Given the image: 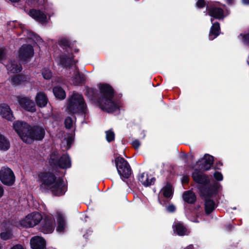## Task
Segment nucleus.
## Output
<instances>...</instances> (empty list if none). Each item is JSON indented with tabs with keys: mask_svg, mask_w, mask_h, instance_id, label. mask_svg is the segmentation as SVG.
Returning <instances> with one entry per match:
<instances>
[{
	"mask_svg": "<svg viewBox=\"0 0 249 249\" xmlns=\"http://www.w3.org/2000/svg\"><path fill=\"white\" fill-rule=\"evenodd\" d=\"M87 91L88 92H93V89H87Z\"/></svg>",
	"mask_w": 249,
	"mask_h": 249,
	"instance_id": "3c124183",
	"label": "nucleus"
},
{
	"mask_svg": "<svg viewBox=\"0 0 249 249\" xmlns=\"http://www.w3.org/2000/svg\"><path fill=\"white\" fill-rule=\"evenodd\" d=\"M53 92L55 96L58 99H63L66 97L65 91L60 87H55L53 89Z\"/></svg>",
	"mask_w": 249,
	"mask_h": 249,
	"instance_id": "c756f323",
	"label": "nucleus"
},
{
	"mask_svg": "<svg viewBox=\"0 0 249 249\" xmlns=\"http://www.w3.org/2000/svg\"><path fill=\"white\" fill-rule=\"evenodd\" d=\"M38 176L41 182V189L49 190L54 195L58 196L63 195L66 192V187L64 181L60 178H57L53 173L41 172Z\"/></svg>",
	"mask_w": 249,
	"mask_h": 249,
	"instance_id": "f257e3e1",
	"label": "nucleus"
},
{
	"mask_svg": "<svg viewBox=\"0 0 249 249\" xmlns=\"http://www.w3.org/2000/svg\"><path fill=\"white\" fill-rule=\"evenodd\" d=\"M49 163L51 165L61 168H67L71 166V161L69 156L63 154L60 157L58 152L56 150L51 153Z\"/></svg>",
	"mask_w": 249,
	"mask_h": 249,
	"instance_id": "39448f33",
	"label": "nucleus"
},
{
	"mask_svg": "<svg viewBox=\"0 0 249 249\" xmlns=\"http://www.w3.org/2000/svg\"><path fill=\"white\" fill-rule=\"evenodd\" d=\"M2 249V246L1 244H0V249Z\"/></svg>",
	"mask_w": 249,
	"mask_h": 249,
	"instance_id": "603ef678",
	"label": "nucleus"
},
{
	"mask_svg": "<svg viewBox=\"0 0 249 249\" xmlns=\"http://www.w3.org/2000/svg\"><path fill=\"white\" fill-rule=\"evenodd\" d=\"M5 53L4 49L0 48V60L3 59L5 57Z\"/></svg>",
	"mask_w": 249,
	"mask_h": 249,
	"instance_id": "79ce46f5",
	"label": "nucleus"
},
{
	"mask_svg": "<svg viewBox=\"0 0 249 249\" xmlns=\"http://www.w3.org/2000/svg\"><path fill=\"white\" fill-rule=\"evenodd\" d=\"M42 75L46 79H49L52 77V72L49 70L45 69L42 71Z\"/></svg>",
	"mask_w": 249,
	"mask_h": 249,
	"instance_id": "e433bc0d",
	"label": "nucleus"
},
{
	"mask_svg": "<svg viewBox=\"0 0 249 249\" xmlns=\"http://www.w3.org/2000/svg\"><path fill=\"white\" fill-rule=\"evenodd\" d=\"M10 144L9 140L0 133V150L7 151L10 148Z\"/></svg>",
	"mask_w": 249,
	"mask_h": 249,
	"instance_id": "cd10ccee",
	"label": "nucleus"
},
{
	"mask_svg": "<svg viewBox=\"0 0 249 249\" xmlns=\"http://www.w3.org/2000/svg\"><path fill=\"white\" fill-rule=\"evenodd\" d=\"M45 130L44 128L36 126L31 128L28 138H31V143L34 140H41L45 136Z\"/></svg>",
	"mask_w": 249,
	"mask_h": 249,
	"instance_id": "f8f14e48",
	"label": "nucleus"
},
{
	"mask_svg": "<svg viewBox=\"0 0 249 249\" xmlns=\"http://www.w3.org/2000/svg\"><path fill=\"white\" fill-rule=\"evenodd\" d=\"M0 115L8 121H12L14 119L13 112L10 107L7 104L0 105Z\"/></svg>",
	"mask_w": 249,
	"mask_h": 249,
	"instance_id": "f3484780",
	"label": "nucleus"
},
{
	"mask_svg": "<svg viewBox=\"0 0 249 249\" xmlns=\"http://www.w3.org/2000/svg\"><path fill=\"white\" fill-rule=\"evenodd\" d=\"M197 6L199 8H202L205 6L204 0H198L196 3Z\"/></svg>",
	"mask_w": 249,
	"mask_h": 249,
	"instance_id": "ea45409f",
	"label": "nucleus"
},
{
	"mask_svg": "<svg viewBox=\"0 0 249 249\" xmlns=\"http://www.w3.org/2000/svg\"><path fill=\"white\" fill-rule=\"evenodd\" d=\"M176 208L173 205H170L167 208V210L168 212L170 213H173L175 211Z\"/></svg>",
	"mask_w": 249,
	"mask_h": 249,
	"instance_id": "a19ab883",
	"label": "nucleus"
},
{
	"mask_svg": "<svg viewBox=\"0 0 249 249\" xmlns=\"http://www.w3.org/2000/svg\"><path fill=\"white\" fill-rule=\"evenodd\" d=\"M213 162V157L208 154H205L202 159L197 161V163L202 169L208 170L211 168Z\"/></svg>",
	"mask_w": 249,
	"mask_h": 249,
	"instance_id": "4468645a",
	"label": "nucleus"
},
{
	"mask_svg": "<svg viewBox=\"0 0 249 249\" xmlns=\"http://www.w3.org/2000/svg\"><path fill=\"white\" fill-rule=\"evenodd\" d=\"M100 97L98 102L100 108L107 112H113L119 109L117 103L113 100L114 96L112 88L107 84L99 85Z\"/></svg>",
	"mask_w": 249,
	"mask_h": 249,
	"instance_id": "f03ea898",
	"label": "nucleus"
},
{
	"mask_svg": "<svg viewBox=\"0 0 249 249\" xmlns=\"http://www.w3.org/2000/svg\"><path fill=\"white\" fill-rule=\"evenodd\" d=\"M73 141V137L69 136L62 142L61 146H65V144H66L67 146L66 147V149H68L71 147V145L72 144Z\"/></svg>",
	"mask_w": 249,
	"mask_h": 249,
	"instance_id": "72a5a7b5",
	"label": "nucleus"
},
{
	"mask_svg": "<svg viewBox=\"0 0 249 249\" xmlns=\"http://www.w3.org/2000/svg\"><path fill=\"white\" fill-rule=\"evenodd\" d=\"M173 228L174 232L178 235L182 236L188 233L186 228L180 222H175L173 225Z\"/></svg>",
	"mask_w": 249,
	"mask_h": 249,
	"instance_id": "4be33fe9",
	"label": "nucleus"
},
{
	"mask_svg": "<svg viewBox=\"0 0 249 249\" xmlns=\"http://www.w3.org/2000/svg\"><path fill=\"white\" fill-rule=\"evenodd\" d=\"M86 107L83 96L77 93H73L68 99L67 109L70 113L84 112Z\"/></svg>",
	"mask_w": 249,
	"mask_h": 249,
	"instance_id": "20e7f679",
	"label": "nucleus"
},
{
	"mask_svg": "<svg viewBox=\"0 0 249 249\" xmlns=\"http://www.w3.org/2000/svg\"><path fill=\"white\" fill-rule=\"evenodd\" d=\"M182 181L183 183H187L188 181V178L187 176H184L182 179Z\"/></svg>",
	"mask_w": 249,
	"mask_h": 249,
	"instance_id": "de8ad7c7",
	"label": "nucleus"
},
{
	"mask_svg": "<svg viewBox=\"0 0 249 249\" xmlns=\"http://www.w3.org/2000/svg\"><path fill=\"white\" fill-rule=\"evenodd\" d=\"M1 228L3 231L0 234V237L3 240H7L13 237L12 233V228L9 223H3L1 225Z\"/></svg>",
	"mask_w": 249,
	"mask_h": 249,
	"instance_id": "dca6fc26",
	"label": "nucleus"
},
{
	"mask_svg": "<svg viewBox=\"0 0 249 249\" xmlns=\"http://www.w3.org/2000/svg\"><path fill=\"white\" fill-rule=\"evenodd\" d=\"M21 81V76L19 75L14 76L11 79V82L12 85L15 86L20 83Z\"/></svg>",
	"mask_w": 249,
	"mask_h": 249,
	"instance_id": "c9c22d12",
	"label": "nucleus"
},
{
	"mask_svg": "<svg viewBox=\"0 0 249 249\" xmlns=\"http://www.w3.org/2000/svg\"><path fill=\"white\" fill-rule=\"evenodd\" d=\"M211 22H213V18H211Z\"/></svg>",
	"mask_w": 249,
	"mask_h": 249,
	"instance_id": "864d4df0",
	"label": "nucleus"
},
{
	"mask_svg": "<svg viewBox=\"0 0 249 249\" xmlns=\"http://www.w3.org/2000/svg\"><path fill=\"white\" fill-rule=\"evenodd\" d=\"M4 194V190L3 187L0 185V198H1Z\"/></svg>",
	"mask_w": 249,
	"mask_h": 249,
	"instance_id": "49530a36",
	"label": "nucleus"
},
{
	"mask_svg": "<svg viewBox=\"0 0 249 249\" xmlns=\"http://www.w3.org/2000/svg\"><path fill=\"white\" fill-rule=\"evenodd\" d=\"M30 244L33 249H44L46 243L43 238L36 236L31 239Z\"/></svg>",
	"mask_w": 249,
	"mask_h": 249,
	"instance_id": "a211bd4d",
	"label": "nucleus"
},
{
	"mask_svg": "<svg viewBox=\"0 0 249 249\" xmlns=\"http://www.w3.org/2000/svg\"><path fill=\"white\" fill-rule=\"evenodd\" d=\"M193 246L192 245H190L187 246L185 249H193Z\"/></svg>",
	"mask_w": 249,
	"mask_h": 249,
	"instance_id": "8fccbe9b",
	"label": "nucleus"
},
{
	"mask_svg": "<svg viewBox=\"0 0 249 249\" xmlns=\"http://www.w3.org/2000/svg\"><path fill=\"white\" fill-rule=\"evenodd\" d=\"M39 0H28V2L30 4L36 5L37 3H38Z\"/></svg>",
	"mask_w": 249,
	"mask_h": 249,
	"instance_id": "a18cd8bd",
	"label": "nucleus"
},
{
	"mask_svg": "<svg viewBox=\"0 0 249 249\" xmlns=\"http://www.w3.org/2000/svg\"><path fill=\"white\" fill-rule=\"evenodd\" d=\"M216 192L217 189L214 186H203L200 188V195L205 200V209L207 214L212 213L215 208V203L211 198L213 197Z\"/></svg>",
	"mask_w": 249,
	"mask_h": 249,
	"instance_id": "7ed1b4c3",
	"label": "nucleus"
},
{
	"mask_svg": "<svg viewBox=\"0 0 249 249\" xmlns=\"http://www.w3.org/2000/svg\"><path fill=\"white\" fill-rule=\"evenodd\" d=\"M219 24L218 22L213 24L209 33V39L212 40L216 38L219 35Z\"/></svg>",
	"mask_w": 249,
	"mask_h": 249,
	"instance_id": "393cba45",
	"label": "nucleus"
},
{
	"mask_svg": "<svg viewBox=\"0 0 249 249\" xmlns=\"http://www.w3.org/2000/svg\"><path fill=\"white\" fill-rule=\"evenodd\" d=\"M57 219L58 226L56 228V231L59 232H62L65 228V222L63 214L59 212L57 213Z\"/></svg>",
	"mask_w": 249,
	"mask_h": 249,
	"instance_id": "a878e982",
	"label": "nucleus"
},
{
	"mask_svg": "<svg viewBox=\"0 0 249 249\" xmlns=\"http://www.w3.org/2000/svg\"><path fill=\"white\" fill-rule=\"evenodd\" d=\"M7 69L12 73H18L21 71L22 67L20 64H18L16 62H11L7 65Z\"/></svg>",
	"mask_w": 249,
	"mask_h": 249,
	"instance_id": "c85d7f7f",
	"label": "nucleus"
},
{
	"mask_svg": "<svg viewBox=\"0 0 249 249\" xmlns=\"http://www.w3.org/2000/svg\"><path fill=\"white\" fill-rule=\"evenodd\" d=\"M183 198L185 202L188 203H193L196 200V196L193 192L187 191L183 193Z\"/></svg>",
	"mask_w": 249,
	"mask_h": 249,
	"instance_id": "bb28decb",
	"label": "nucleus"
},
{
	"mask_svg": "<svg viewBox=\"0 0 249 249\" xmlns=\"http://www.w3.org/2000/svg\"><path fill=\"white\" fill-rule=\"evenodd\" d=\"M28 14L33 18L42 24L46 22V16L40 11L31 9L28 12Z\"/></svg>",
	"mask_w": 249,
	"mask_h": 249,
	"instance_id": "6ab92c4d",
	"label": "nucleus"
},
{
	"mask_svg": "<svg viewBox=\"0 0 249 249\" xmlns=\"http://www.w3.org/2000/svg\"><path fill=\"white\" fill-rule=\"evenodd\" d=\"M0 179L3 184L11 186L15 182V177L10 168L3 167L0 171Z\"/></svg>",
	"mask_w": 249,
	"mask_h": 249,
	"instance_id": "9d476101",
	"label": "nucleus"
},
{
	"mask_svg": "<svg viewBox=\"0 0 249 249\" xmlns=\"http://www.w3.org/2000/svg\"><path fill=\"white\" fill-rule=\"evenodd\" d=\"M132 144L134 147H135L136 149H137V148H138L140 146V142L138 140H136L134 141L133 142H132Z\"/></svg>",
	"mask_w": 249,
	"mask_h": 249,
	"instance_id": "37998d69",
	"label": "nucleus"
},
{
	"mask_svg": "<svg viewBox=\"0 0 249 249\" xmlns=\"http://www.w3.org/2000/svg\"><path fill=\"white\" fill-rule=\"evenodd\" d=\"M106 140L107 142H110L114 140L115 134L112 130L106 131Z\"/></svg>",
	"mask_w": 249,
	"mask_h": 249,
	"instance_id": "f704fd0d",
	"label": "nucleus"
},
{
	"mask_svg": "<svg viewBox=\"0 0 249 249\" xmlns=\"http://www.w3.org/2000/svg\"><path fill=\"white\" fill-rule=\"evenodd\" d=\"M242 1L245 4H249V0H242Z\"/></svg>",
	"mask_w": 249,
	"mask_h": 249,
	"instance_id": "09e8293b",
	"label": "nucleus"
},
{
	"mask_svg": "<svg viewBox=\"0 0 249 249\" xmlns=\"http://www.w3.org/2000/svg\"><path fill=\"white\" fill-rule=\"evenodd\" d=\"M161 193L163 196L166 198H170L173 194V189L172 186L169 184H166L161 190Z\"/></svg>",
	"mask_w": 249,
	"mask_h": 249,
	"instance_id": "2f4dec72",
	"label": "nucleus"
},
{
	"mask_svg": "<svg viewBox=\"0 0 249 249\" xmlns=\"http://www.w3.org/2000/svg\"><path fill=\"white\" fill-rule=\"evenodd\" d=\"M208 13L212 17L217 19H222L224 18L223 10L219 7L212 6L208 9Z\"/></svg>",
	"mask_w": 249,
	"mask_h": 249,
	"instance_id": "aec40b11",
	"label": "nucleus"
},
{
	"mask_svg": "<svg viewBox=\"0 0 249 249\" xmlns=\"http://www.w3.org/2000/svg\"><path fill=\"white\" fill-rule=\"evenodd\" d=\"M139 180L144 186H148L154 184L155 179L149 177L147 173H143L140 175Z\"/></svg>",
	"mask_w": 249,
	"mask_h": 249,
	"instance_id": "412c9836",
	"label": "nucleus"
},
{
	"mask_svg": "<svg viewBox=\"0 0 249 249\" xmlns=\"http://www.w3.org/2000/svg\"><path fill=\"white\" fill-rule=\"evenodd\" d=\"M33 47L30 45H23L19 49L18 57L22 61H29L34 55Z\"/></svg>",
	"mask_w": 249,
	"mask_h": 249,
	"instance_id": "9b49d317",
	"label": "nucleus"
},
{
	"mask_svg": "<svg viewBox=\"0 0 249 249\" xmlns=\"http://www.w3.org/2000/svg\"><path fill=\"white\" fill-rule=\"evenodd\" d=\"M192 178L196 182L199 184H205L208 180L207 177L205 175L198 171H195L192 174Z\"/></svg>",
	"mask_w": 249,
	"mask_h": 249,
	"instance_id": "b1692460",
	"label": "nucleus"
},
{
	"mask_svg": "<svg viewBox=\"0 0 249 249\" xmlns=\"http://www.w3.org/2000/svg\"><path fill=\"white\" fill-rule=\"evenodd\" d=\"M59 45L64 50L63 54L60 57L61 63L65 66L71 65L73 56L71 54V49L69 41L66 38L62 39L59 41Z\"/></svg>",
	"mask_w": 249,
	"mask_h": 249,
	"instance_id": "6e6552de",
	"label": "nucleus"
},
{
	"mask_svg": "<svg viewBox=\"0 0 249 249\" xmlns=\"http://www.w3.org/2000/svg\"><path fill=\"white\" fill-rule=\"evenodd\" d=\"M214 178L217 180L221 181L223 179V176L220 172H215L214 174Z\"/></svg>",
	"mask_w": 249,
	"mask_h": 249,
	"instance_id": "58836bf2",
	"label": "nucleus"
},
{
	"mask_svg": "<svg viewBox=\"0 0 249 249\" xmlns=\"http://www.w3.org/2000/svg\"><path fill=\"white\" fill-rule=\"evenodd\" d=\"M75 118L74 117H68L65 121V126L67 128H71L75 123Z\"/></svg>",
	"mask_w": 249,
	"mask_h": 249,
	"instance_id": "473e14b6",
	"label": "nucleus"
},
{
	"mask_svg": "<svg viewBox=\"0 0 249 249\" xmlns=\"http://www.w3.org/2000/svg\"><path fill=\"white\" fill-rule=\"evenodd\" d=\"M115 162L118 172L121 178H127L131 175V170L128 163L124 158L118 157Z\"/></svg>",
	"mask_w": 249,
	"mask_h": 249,
	"instance_id": "1a4fd4ad",
	"label": "nucleus"
},
{
	"mask_svg": "<svg viewBox=\"0 0 249 249\" xmlns=\"http://www.w3.org/2000/svg\"><path fill=\"white\" fill-rule=\"evenodd\" d=\"M243 37V42L246 44H249V33L245 35H241Z\"/></svg>",
	"mask_w": 249,
	"mask_h": 249,
	"instance_id": "4c0bfd02",
	"label": "nucleus"
},
{
	"mask_svg": "<svg viewBox=\"0 0 249 249\" xmlns=\"http://www.w3.org/2000/svg\"><path fill=\"white\" fill-rule=\"evenodd\" d=\"M43 219L42 215L38 212H34L28 214L16 226L19 228L33 227L37 225Z\"/></svg>",
	"mask_w": 249,
	"mask_h": 249,
	"instance_id": "0eeeda50",
	"label": "nucleus"
},
{
	"mask_svg": "<svg viewBox=\"0 0 249 249\" xmlns=\"http://www.w3.org/2000/svg\"><path fill=\"white\" fill-rule=\"evenodd\" d=\"M13 127L24 142L31 143L32 139L28 137L32 127L26 123L17 121L13 124Z\"/></svg>",
	"mask_w": 249,
	"mask_h": 249,
	"instance_id": "423d86ee",
	"label": "nucleus"
},
{
	"mask_svg": "<svg viewBox=\"0 0 249 249\" xmlns=\"http://www.w3.org/2000/svg\"><path fill=\"white\" fill-rule=\"evenodd\" d=\"M11 249H25L23 247L20 245V244H17L15 246H14L12 248H11Z\"/></svg>",
	"mask_w": 249,
	"mask_h": 249,
	"instance_id": "c03bdc74",
	"label": "nucleus"
},
{
	"mask_svg": "<svg viewBox=\"0 0 249 249\" xmlns=\"http://www.w3.org/2000/svg\"><path fill=\"white\" fill-rule=\"evenodd\" d=\"M18 103L20 107L30 112H35L36 107L34 102L27 97H18Z\"/></svg>",
	"mask_w": 249,
	"mask_h": 249,
	"instance_id": "ddd939ff",
	"label": "nucleus"
},
{
	"mask_svg": "<svg viewBox=\"0 0 249 249\" xmlns=\"http://www.w3.org/2000/svg\"><path fill=\"white\" fill-rule=\"evenodd\" d=\"M44 223L42 226V232L47 234L52 233L54 230V220L51 216L47 215L45 216Z\"/></svg>",
	"mask_w": 249,
	"mask_h": 249,
	"instance_id": "2eb2a0df",
	"label": "nucleus"
},
{
	"mask_svg": "<svg viewBox=\"0 0 249 249\" xmlns=\"http://www.w3.org/2000/svg\"><path fill=\"white\" fill-rule=\"evenodd\" d=\"M85 80V77L83 74H80L78 71H75L74 73V76L72 81L74 85H77L82 83Z\"/></svg>",
	"mask_w": 249,
	"mask_h": 249,
	"instance_id": "7c9ffc66",
	"label": "nucleus"
},
{
	"mask_svg": "<svg viewBox=\"0 0 249 249\" xmlns=\"http://www.w3.org/2000/svg\"><path fill=\"white\" fill-rule=\"evenodd\" d=\"M35 99L36 105L40 107H44L48 101L46 94L42 92L37 93Z\"/></svg>",
	"mask_w": 249,
	"mask_h": 249,
	"instance_id": "5701e85b",
	"label": "nucleus"
}]
</instances>
